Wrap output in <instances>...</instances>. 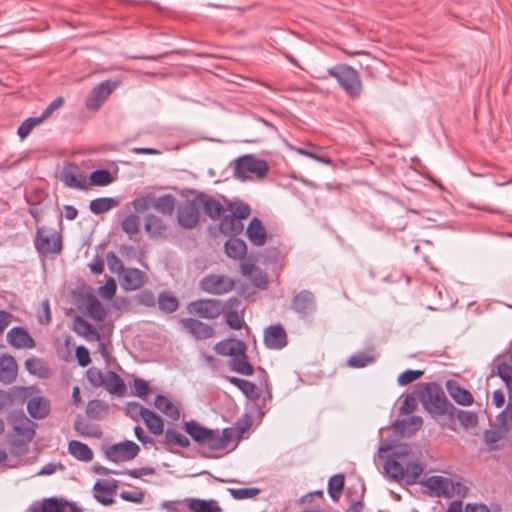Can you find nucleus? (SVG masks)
Listing matches in <instances>:
<instances>
[{
  "mask_svg": "<svg viewBox=\"0 0 512 512\" xmlns=\"http://www.w3.org/2000/svg\"><path fill=\"white\" fill-rule=\"evenodd\" d=\"M105 376L106 374H103V372L96 367H90L86 372L88 382L95 388L102 387L105 384Z\"/></svg>",
  "mask_w": 512,
  "mask_h": 512,
  "instance_id": "obj_59",
  "label": "nucleus"
},
{
  "mask_svg": "<svg viewBox=\"0 0 512 512\" xmlns=\"http://www.w3.org/2000/svg\"><path fill=\"white\" fill-rule=\"evenodd\" d=\"M8 342L15 348H34L35 341L23 327H14L7 333Z\"/></svg>",
  "mask_w": 512,
  "mask_h": 512,
  "instance_id": "obj_26",
  "label": "nucleus"
},
{
  "mask_svg": "<svg viewBox=\"0 0 512 512\" xmlns=\"http://www.w3.org/2000/svg\"><path fill=\"white\" fill-rule=\"evenodd\" d=\"M228 208L231 210L230 214L239 221L246 219L251 213L249 204L243 201H231L228 203Z\"/></svg>",
  "mask_w": 512,
  "mask_h": 512,
  "instance_id": "obj_51",
  "label": "nucleus"
},
{
  "mask_svg": "<svg viewBox=\"0 0 512 512\" xmlns=\"http://www.w3.org/2000/svg\"><path fill=\"white\" fill-rule=\"evenodd\" d=\"M109 413V405L100 399H92L88 401L86 406V415L93 420H102Z\"/></svg>",
  "mask_w": 512,
  "mask_h": 512,
  "instance_id": "obj_41",
  "label": "nucleus"
},
{
  "mask_svg": "<svg viewBox=\"0 0 512 512\" xmlns=\"http://www.w3.org/2000/svg\"><path fill=\"white\" fill-rule=\"evenodd\" d=\"M219 220V230L226 236H237L244 228L242 222L231 214L223 215Z\"/></svg>",
  "mask_w": 512,
  "mask_h": 512,
  "instance_id": "obj_37",
  "label": "nucleus"
},
{
  "mask_svg": "<svg viewBox=\"0 0 512 512\" xmlns=\"http://www.w3.org/2000/svg\"><path fill=\"white\" fill-rule=\"evenodd\" d=\"M118 483L116 480H97L93 486L95 499L103 505L114 503Z\"/></svg>",
  "mask_w": 512,
  "mask_h": 512,
  "instance_id": "obj_21",
  "label": "nucleus"
},
{
  "mask_svg": "<svg viewBox=\"0 0 512 512\" xmlns=\"http://www.w3.org/2000/svg\"><path fill=\"white\" fill-rule=\"evenodd\" d=\"M36 424L26 416H21L18 421L14 423V430L26 442H30L35 435Z\"/></svg>",
  "mask_w": 512,
  "mask_h": 512,
  "instance_id": "obj_38",
  "label": "nucleus"
},
{
  "mask_svg": "<svg viewBox=\"0 0 512 512\" xmlns=\"http://www.w3.org/2000/svg\"><path fill=\"white\" fill-rule=\"evenodd\" d=\"M196 195L200 208L211 220H219L224 215L226 208L219 200L204 192H198Z\"/></svg>",
  "mask_w": 512,
  "mask_h": 512,
  "instance_id": "obj_20",
  "label": "nucleus"
},
{
  "mask_svg": "<svg viewBox=\"0 0 512 512\" xmlns=\"http://www.w3.org/2000/svg\"><path fill=\"white\" fill-rule=\"evenodd\" d=\"M226 379L235 387H237L248 399L258 400L260 391L257 386L246 379L237 378L235 376H227Z\"/></svg>",
  "mask_w": 512,
  "mask_h": 512,
  "instance_id": "obj_33",
  "label": "nucleus"
},
{
  "mask_svg": "<svg viewBox=\"0 0 512 512\" xmlns=\"http://www.w3.org/2000/svg\"><path fill=\"white\" fill-rule=\"evenodd\" d=\"M243 350H247V346L239 339L222 340L215 345V351L217 354L230 356L231 358L243 353Z\"/></svg>",
  "mask_w": 512,
  "mask_h": 512,
  "instance_id": "obj_27",
  "label": "nucleus"
},
{
  "mask_svg": "<svg viewBox=\"0 0 512 512\" xmlns=\"http://www.w3.org/2000/svg\"><path fill=\"white\" fill-rule=\"evenodd\" d=\"M164 433L166 442L181 448H187L190 446V440L176 429L170 427L167 428Z\"/></svg>",
  "mask_w": 512,
  "mask_h": 512,
  "instance_id": "obj_49",
  "label": "nucleus"
},
{
  "mask_svg": "<svg viewBox=\"0 0 512 512\" xmlns=\"http://www.w3.org/2000/svg\"><path fill=\"white\" fill-rule=\"evenodd\" d=\"M224 250L228 257L242 259L246 255L247 246L244 240L236 236H230L224 244Z\"/></svg>",
  "mask_w": 512,
  "mask_h": 512,
  "instance_id": "obj_34",
  "label": "nucleus"
},
{
  "mask_svg": "<svg viewBox=\"0 0 512 512\" xmlns=\"http://www.w3.org/2000/svg\"><path fill=\"white\" fill-rule=\"evenodd\" d=\"M127 405L130 409L138 410L139 416L152 434L160 435L164 432V422L154 411L134 401L129 402Z\"/></svg>",
  "mask_w": 512,
  "mask_h": 512,
  "instance_id": "obj_14",
  "label": "nucleus"
},
{
  "mask_svg": "<svg viewBox=\"0 0 512 512\" xmlns=\"http://www.w3.org/2000/svg\"><path fill=\"white\" fill-rule=\"evenodd\" d=\"M344 475L335 474L328 481V494L333 501H338L344 488Z\"/></svg>",
  "mask_w": 512,
  "mask_h": 512,
  "instance_id": "obj_48",
  "label": "nucleus"
},
{
  "mask_svg": "<svg viewBox=\"0 0 512 512\" xmlns=\"http://www.w3.org/2000/svg\"><path fill=\"white\" fill-rule=\"evenodd\" d=\"M87 311L89 315L96 321H103L106 317V310L102 303L93 295L87 299Z\"/></svg>",
  "mask_w": 512,
  "mask_h": 512,
  "instance_id": "obj_47",
  "label": "nucleus"
},
{
  "mask_svg": "<svg viewBox=\"0 0 512 512\" xmlns=\"http://www.w3.org/2000/svg\"><path fill=\"white\" fill-rule=\"evenodd\" d=\"M18 366L13 356L3 354L0 356V382L11 384L17 377Z\"/></svg>",
  "mask_w": 512,
  "mask_h": 512,
  "instance_id": "obj_24",
  "label": "nucleus"
},
{
  "mask_svg": "<svg viewBox=\"0 0 512 512\" xmlns=\"http://www.w3.org/2000/svg\"><path fill=\"white\" fill-rule=\"evenodd\" d=\"M269 165L266 160L256 158L252 155H244L235 161L234 175L244 180L248 174H255L259 178L267 175Z\"/></svg>",
  "mask_w": 512,
  "mask_h": 512,
  "instance_id": "obj_6",
  "label": "nucleus"
},
{
  "mask_svg": "<svg viewBox=\"0 0 512 512\" xmlns=\"http://www.w3.org/2000/svg\"><path fill=\"white\" fill-rule=\"evenodd\" d=\"M497 375L505 383L509 392L512 393V364L500 362L497 364Z\"/></svg>",
  "mask_w": 512,
  "mask_h": 512,
  "instance_id": "obj_56",
  "label": "nucleus"
},
{
  "mask_svg": "<svg viewBox=\"0 0 512 512\" xmlns=\"http://www.w3.org/2000/svg\"><path fill=\"white\" fill-rule=\"evenodd\" d=\"M28 512H83L75 502L63 498L49 497L33 502Z\"/></svg>",
  "mask_w": 512,
  "mask_h": 512,
  "instance_id": "obj_7",
  "label": "nucleus"
},
{
  "mask_svg": "<svg viewBox=\"0 0 512 512\" xmlns=\"http://www.w3.org/2000/svg\"><path fill=\"white\" fill-rule=\"evenodd\" d=\"M117 83L105 80L97 84L86 98L85 104L89 110H98L103 102L108 98L116 88Z\"/></svg>",
  "mask_w": 512,
  "mask_h": 512,
  "instance_id": "obj_13",
  "label": "nucleus"
},
{
  "mask_svg": "<svg viewBox=\"0 0 512 512\" xmlns=\"http://www.w3.org/2000/svg\"><path fill=\"white\" fill-rule=\"evenodd\" d=\"M74 428L82 436H90L95 438H100L102 436V431L98 426H90L89 424L79 419L75 420Z\"/></svg>",
  "mask_w": 512,
  "mask_h": 512,
  "instance_id": "obj_55",
  "label": "nucleus"
},
{
  "mask_svg": "<svg viewBox=\"0 0 512 512\" xmlns=\"http://www.w3.org/2000/svg\"><path fill=\"white\" fill-rule=\"evenodd\" d=\"M416 394L425 411L433 418L447 415L450 419H454L456 407L449 402L439 384L435 382L418 384Z\"/></svg>",
  "mask_w": 512,
  "mask_h": 512,
  "instance_id": "obj_2",
  "label": "nucleus"
},
{
  "mask_svg": "<svg viewBox=\"0 0 512 512\" xmlns=\"http://www.w3.org/2000/svg\"><path fill=\"white\" fill-rule=\"evenodd\" d=\"M43 120L41 119L40 116H37V117H29L27 119H25L21 124L20 126L18 127L17 129V135L21 138V139H24L26 138L30 133L31 131L33 130V128L35 126H37L38 124L42 123Z\"/></svg>",
  "mask_w": 512,
  "mask_h": 512,
  "instance_id": "obj_57",
  "label": "nucleus"
},
{
  "mask_svg": "<svg viewBox=\"0 0 512 512\" xmlns=\"http://www.w3.org/2000/svg\"><path fill=\"white\" fill-rule=\"evenodd\" d=\"M191 512H221L222 509L216 500H204L196 498L186 499Z\"/></svg>",
  "mask_w": 512,
  "mask_h": 512,
  "instance_id": "obj_42",
  "label": "nucleus"
},
{
  "mask_svg": "<svg viewBox=\"0 0 512 512\" xmlns=\"http://www.w3.org/2000/svg\"><path fill=\"white\" fill-rule=\"evenodd\" d=\"M200 219V206L195 195L192 199L182 202L177 208L178 224L185 229L194 228Z\"/></svg>",
  "mask_w": 512,
  "mask_h": 512,
  "instance_id": "obj_11",
  "label": "nucleus"
},
{
  "mask_svg": "<svg viewBox=\"0 0 512 512\" xmlns=\"http://www.w3.org/2000/svg\"><path fill=\"white\" fill-rule=\"evenodd\" d=\"M246 236L254 246H263L267 240V231L258 217H253L247 228Z\"/></svg>",
  "mask_w": 512,
  "mask_h": 512,
  "instance_id": "obj_25",
  "label": "nucleus"
},
{
  "mask_svg": "<svg viewBox=\"0 0 512 512\" xmlns=\"http://www.w3.org/2000/svg\"><path fill=\"white\" fill-rule=\"evenodd\" d=\"M34 247L40 256L59 254L62 251V236L59 232L45 226L37 227Z\"/></svg>",
  "mask_w": 512,
  "mask_h": 512,
  "instance_id": "obj_4",
  "label": "nucleus"
},
{
  "mask_svg": "<svg viewBox=\"0 0 512 512\" xmlns=\"http://www.w3.org/2000/svg\"><path fill=\"white\" fill-rule=\"evenodd\" d=\"M373 361V357L363 352L352 355L348 360L347 364L353 368H363Z\"/></svg>",
  "mask_w": 512,
  "mask_h": 512,
  "instance_id": "obj_62",
  "label": "nucleus"
},
{
  "mask_svg": "<svg viewBox=\"0 0 512 512\" xmlns=\"http://www.w3.org/2000/svg\"><path fill=\"white\" fill-rule=\"evenodd\" d=\"M184 430L199 447L214 451L215 430L201 425L196 420L186 421Z\"/></svg>",
  "mask_w": 512,
  "mask_h": 512,
  "instance_id": "obj_10",
  "label": "nucleus"
},
{
  "mask_svg": "<svg viewBox=\"0 0 512 512\" xmlns=\"http://www.w3.org/2000/svg\"><path fill=\"white\" fill-rule=\"evenodd\" d=\"M140 217L137 214H129L121 222V229L129 236L139 233Z\"/></svg>",
  "mask_w": 512,
  "mask_h": 512,
  "instance_id": "obj_52",
  "label": "nucleus"
},
{
  "mask_svg": "<svg viewBox=\"0 0 512 512\" xmlns=\"http://www.w3.org/2000/svg\"><path fill=\"white\" fill-rule=\"evenodd\" d=\"M106 261H107L109 270L112 273H116L118 276L125 269L122 261L118 258V256L113 251L107 252Z\"/></svg>",
  "mask_w": 512,
  "mask_h": 512,
  "instance_id": "obj_63",
  "label": "nucleus"
},
{
  "mask_svg": "<svg viewBox=\"0 0 512 512\" xmlns=\"http://www.w3.org/2000/svg\"><path fill=\"white\" fill-rule=\"evenodd\" d=\"M140 451L138 444L125 440L104 448L105 457L114 463L127 462L134 459Z\"/></svg>",
  "mask_w": 512,
  "mask_h": 512,
  "instance_id": "obj_8",
  "label": "nucleus"
},
{
  "mask_svg": "<svg viewBox=\"0 0 512 512\" xmlns=\"http://www.w3.org/2000/svg\"><path fill=\"white\" fill-rule=\"evenodd\" d=\"M455 416L465 428H474L478 424V416L475 412L465 411L456 408Z\"/></svg>",
  "mask_w": 512,
  "mask_h": 512,
  "instance_id": "obj_54",
  "label": "nucleus"
},
{
  "mask_svg": "<svg viewBox=\"0 0 512 512\" xmlns=\"http://www.w3.org/2000/svg\"><path fill=\"white\" fill-rule=\"evenodd\" d=\"M24 364L27 371L33 375L41 376L45 370L43 361L35 357L26 359Z\"/></svg>",
  "mask_w": 512,
  "mask_h": 512,
  "instance_id": "obj_64",
  "label": "nucleus"
},
{
  "mask_svg": "<svg viewBox=\"0 0 512 512\" xmlns=\"http://www.w3.org/2000/svg\"><path fill=\"white\" fill-rule=\"evenodd\" d=\"M424 374L423 370H405L402 373L399 374L397 378V382L400 386H405L413 381L417 380Z\"/></svg>",
  "mask_w": 512,
  "mask_h": 512,
  "instance_id": "obj_61",
  "label": "nucleus"
},
{
  "mask_svg": "<svg viewBox=\"0 0 512 512\" xmlns=\"http://www.w3.org/2000/svg\"><path fill=\"white\" fill-rule=\"evenodd\" d=\"M68 452L79 461L89 462L93 459V451L91 448L78 440H71L68 443Z\"/></svg>",
  "mask_w": 512,
  "mask_h": 512,
  "instance_id": "obj_40",
  "label": "nucleus"
},
{
  "mask_svg": "<svg viewBox=\"0 0 512 512\" xmlns=\"http://www.w3.org/2000/svg\"><path fill=\"white\" fill-rule=\"evenodd\" d=\"M153 203H154V195L150 193L145 196L136 197L132 201V206L136 212L141 213V212H145L151 206H153Z\"/></svg>",
  "mask_w": 512,
  "mask_h": 512,
  "instance_id": "obj_60",
  "label": "nucleus"
},
{
  "mask_svg": "<svg viewBox=\"0 0 512 512\" xmlns=\"http://www.w3.org/2000/svg\"><path fill=\"white\" fill-rule=\"evenodd\" d=\"M144 230L152 239L165 240L168 237V227L165 222L155 214H147L144 218Z\"/></svg>",
  "mask_w": 512,
  "mask_h": 512,
  "instance_id": "obj_22",
  "label": "nucleus"
},
{
  "mask_svg": "<svg viewBox=\"0 0 512 512\" xmlns=\"http://www.w3.org/2000/svg\"><path fill=\"white\" fill-rule=\"evenodd\" d=\"M158 307L164 313H173L178 309L179 301L170 291H163L158 296Z\"/></svg>",
  "mask_w": 512,
  "mask_h": 512,
  "instance_id": "obj_46",
  "label": "nucleus"
},
{
  "mask_svg": "<svg viewBox=\"0 0 512 512\" xmlns=\"http://www.w3.org/2000/svg\"><path fill=\"white\" fill-rule=\"evenodd\" d=\"M249 427V424L243 427H227L220 432L215 429L214 451L226 447L233 440L239 439Z\"/></svg>",
  "mask_w": 512,
  "mask_h": 512,
  "instance_id": "obj_23",
  "label": "nucleus"
},
{
  "mask_svg": "<svg viewBox=\"0 0 512 512\" xmlns=\"http://www.w3.org/2000/svg\"><path fill=\"white\" fill-rule=\"evenodd\" d=\"M250 134L244 140L247 143H259L266 139L272 133L277 132V128L263 118H255L249 126Z\"/></svg>",
  "mask_w": 512,
  "mask_h": 512,
  "instance_id": "obj_17",
  "label": "nucleus"
},
{
  "mask_svg": "<svg viewBox=\"0 0 512 512\" xmlns=\"http://www.w3.org/2000/svg\"><path fill=\"white\" fill-rule=\"evenodd\" d=\"M73 330L80 336L90 340H100L101 335L97 329L82 316H75L73 319Z\"/></svg>",
  "mask_w": 512,
  "mask_h": 512,
  "instance_id": "obj_32",
  "label": "nucleus"
},
{
  "mask_svg": "<svg viewBox=\"0 0 512 512\" xmlns=\"http://www.w3.org/2000/svg\"><path fill=\"white\" fill-rule=\"evenodd\" d=\"M175 198L171 194H164L157 198L154 197L153 207L162 215L171 216L175 209Z\"/></svg>",
  "mask_w": 512,
  "mask_h": 512,
  "instance_id": "obj_45",
  "label": "nucleus"
},
{
  "mask_svg": "<svg viewBox=\"0 0 512 512\" xmlns=\"http://www.w3.org/2000/svg\"><path fill=\"white\" fill-rule=\"evenodd\" d=\"M121 287L126 291L141 288L146 280V274L138 268H125L118 276Z\"/></svg>",
  "mask_w": 512,
  "mask_h": 512,
  "instance_id": "obj_18",
  "label": "nucleus"
},
{
  "mask_svg": "<svg viewBox=\"0 0 512 512\" xmlns=\"http://www.w3.org/2000/svg\"><path fill=\"white\" fill-rule=\"evenodd\" d=\"M104 382L105 384L103 386L110 394L116 395L118 397L125 395L127 391L126 384L115 371H107Z\"/></svg>",
  "mask_w": 512,
  "mask_h": 512,
  "instance_id": "obj_31",
  "label": "nucleus"
},
{
  "mask_svg": "<svg viewBox=\"0 0 512 512\" xmlns=\"http://www.w3.org/2000/svg\"><path fill=\"white\" fill-rule=\"evenodd\" d=\"M263 341L268 349L280 350L288 343L287 333L281 324L270 325L264 330Z\"/></svg>",
  "mask_w": 512,
  "mask_h": 512,
  "instance_id": "obj_16",
  "label": "nucleus"
},
{
  "mask_svg": "<svg viewBox=\"0 0 512 512\" xmlns=\"http://www.w3.org/2000/svg\"><path fill=\"white\" fill-rule=\"evenodd\" d=\"M230 495L237 500L249 499L257 496L260 493L259 488H228Z\"/></svg>",
  "mask_w": 512,
  "mask_h": 512,
  "instance_id": "obj_58",
  "label": "nucleus"
},
{
  "mask_svg": "<svg viewBox=\"0 0 512 512\" xmlns=\"http://www.w3.org/2000/svg\"><path fill=\"white\" fill-rule=\"evenodd\" d=\"M290 310L300 320L312 322L317 310V301L314 293L308 289L294 292L290 302Z\"/></svg>",
  "mask_w": 512,
  "mask_h": 512,
  "instance_id": "obj_5",
  "label": "nucleus"
},
{
  "mask_svg": "<svg viewBox=\"0 0 512 512\" xmlns=\"http://www.w3.org/2000/svg\"><path fill=\"white\" fill-rule=\"evenodd\" d=\"M27 411L34 419H43L50 412L49 401L41 396H34L27 402Z\"/></svg>",
  "mask_w": 512,
  "mask_h": 512,
  "instance_id": "obj_29",
  "label": "nucleus"
},
{
  "mask_svg": "<svg viewBox=\"0 0 512 512\" xmlns=\"http://www.w3.org/2000/svg\"><path fill=\"white\" fill-rule=\"evenodd\" d=\"M120 204L115 197H99L90 201L89 210L94 215H101L117 207Z\"/></svg>",
  "mask_w": 512,
  "mask_h": 512,
  "instance_id": "obj_35",
  "label": "nucleus"
},
{
  "mask_svg": "<svg viewBox=\"0 0 512 512\" xmlns=\"http://www.w3.org/2000/svg\"><path fill=\"white\" fill-rule=\"evenodd\" d=\"M225 310L223 303L218 299H199L188 303L187 311L204 319H215Z\"/></svg>",
  "mask_w": 512,
  "mask_h": 512,
  "instance_id": "obj_9",
  "label": "nucleus"
},
{
  "mask_svg": "<svg viewBox=\"0 0 512 512\" xmlns=\"http://www.w3.org/2000/svg\"><path fill=\"white\" fill-rule=\"evenodd\" d=\"M383 468L391 480H403L407 485L416 484L423 472V465L411 459V451L406 445L396 446Z\"/></svg>",
  "mask_w": 512,
  "mask_h": 512,
  "instance_id": "obj_1",
  "label": "nucleus"
},
{
  "mask_svg": "<svg viewBox=\"0 0 512 512\" xmlns=\"http://www.w3.org/2000/svg\"><path fill=\"white\" fill-rule=\"evenodd\" d=\"M423 424V420L420 416H410L407 419H397L394 423V427L401 434L409 433L413 434L418 431Z\"/></svg>",
  "mask_w": 512,
  "mask_h": 512,
  "instance_id": "obj_44",
  "label": "nucleus"
},
{
  "mask_svg": "<svg viewBox=\"0 0 512 512\" xmlns=\"http://www.w3.org/2000/svg\"><path fill=\"white\" fill-rule=\"evenodd\" d=\"M446 389L449 395L459 405L469 406L474 401V398L470 391L461 387L455 380H448L446 382Z\"/></svg>",
  "mask_w": 512,
  "mask_h": 512,
  "instance_id": "obj_28",
  "label": "nucleus"
},
{
  "mask_svg": "<svg viewBox=\"0 0 512 512\" xmlns=\"http://www.w3.org/2000/svg\"><path fill=\"white\" fill-rule=\"evenodd\" d=\"M497 424L504 432L512 430V402L509 401L496 417Z\"/></svg>",
  "mask_w": 512,
  "mask_h": 512,
  "instance_id": "obj_50",
  "label": "nucleus"
},
{
  "mask_svg": "<svg viewBox=\"0 0 512 512\" xmlns=\"http://www.w3.org/2000/svg\"><path fill=\"white\" fill-rule=\"evenodd\" d=\"M199 285L206 293L223 295L233 290L235 282L226 275L209 274L201 279Z\"/></svg>",
  "mask_w": 512,
  "mask_h": 512,
  "instance_id": "obj_12",
  "label": "nucleus"
},
{
  "mask_svg": "<svg viewBox=\"0 0 512 512\" xmlns=\"http://www.w3.org/2000/svg\"><path fill=\"white\" fill-rule=\"evenodd\" d=\"M90 181L96 186H106L113 182V177L108 169H96L91 172Z\"/></svg>",
  "mask_w": 512,
  "mask_h": 512,
  "instance_id": "obj_53",
  "label": "nucleus"
},
{
  "mask_svg": "<svg viewBox=\"0 0 512 512\" xmlns=\"http://www.w3.org/2000/svg\"><path fill=\"white\" fill-rule=\"evenodd\" d=\"M421 484L428 489V493L436 497H453L452 479L440 475H432Z\"/></svg>",
  "mask_w": 512,
  "mask_h": 512,
  "instance_id": "obj_15",
  "label": "nucleus"
},
{
  "mask_svg": "<svg viewBox=\"0 0 512 512\" xmlns=\"http://www.w3.org/2000/svg\"><path fill=\"white\" fill-rule=\"evenodd\" d=\"M60 180L69 188L85 189L86 182L81 174H77V166L70 164L69 167L64 168L61 173Z\"/></svg>",
  "mask_w": 512,
  "mask_h": 512,
  "instance_id": "obj_30",
  "label": "nucleus"
},
{
  "mask_svg": "<svg viewBox=\"0 0 512 512\" xmlns=\"http://www.w3.org/2000/svg\"><path fill=\"white\" fill-rule=\"evenodd\" d=\"M154 406L170 419L176 421L180 418V410L165 395L158 394L154 400Z\"/></svg>",
  "mask_w": 512,
  "mask_h": 512,
  "instance_id": "obj_36",
  "label": "nucleus"
},
{
  "mask_svg": "<svg viewBox=\"0 0 512 512\" xmlns=\"http://www.w3.org/2000/svg\"><path fill=\"white\" fill-rule=\"evenodd\" d=\"M228 365L232 371L244 376H251L254 372L253 366L248 361L246 350L234 358H230Z\"/></svg>",
  "mask_w": 512,
  "mask_h": 512,
  "instance_id": "obj_39",
  "label": "nucleus"
},
{
  "mask_svg": "<svg viewBox=\"0 0 512 512\" xmlns=\"http://www.w3.org/2000/svg\"><path fill=\"white\" fill-rule=\"evenodd\" d=\"M307 147H295L292 145H289L290 150H293L297 152L300 155H304L306 157H309L317 162L330 165L332 163V160L327 156L323 154H318L317 151L320 150V147L315 146L313 144H307Z\"/></svg>",
  "mask_w": 512,
  "mask_h": 512,
  "instance_id": "obj_43",
  "label": "nucleus"
},
{
  "mask_svg": "<svg viewBox=\"0 0 512 512\" xmlns=\"http://www.w3.org/2000/svg\"><path fill=\"white\" fill-rule=\"evenodd\" d=\"M180 324L182 328L197 340H205L214 335V329L210 325L195 318H182Z\"/></svg>",
  "mask_w": 512,
  "mask_h": 512,
  "instance_id": "obj_19",
  "label": "nucleus"
},
{
  "mask_svg": "<svg viewBox=\"0 0 512 512\" xmlns=\"http://www.w3.org/2000/svg\"><path fill=\"white\" fill-rule=\"evenodd\" d=\"M328 74L334 77L339 86L352 99H357L362 93V81L359 72L348 64H339L328 69Z\"/></svg>",
  "mask_w": 512,
  "mask_h": 512,
  "instance_id": "obj_3",
  "label": "nucleus"
}]
</instances>
